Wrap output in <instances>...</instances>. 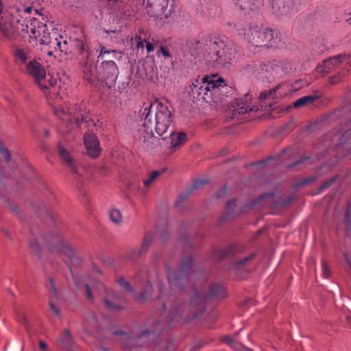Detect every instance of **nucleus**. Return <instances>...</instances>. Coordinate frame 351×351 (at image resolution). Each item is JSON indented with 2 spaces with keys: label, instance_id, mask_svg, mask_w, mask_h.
Instances as JSON below:
<instances>
[{
  "label": "nucleus",
  "instance_id": "1",
  "mask_svg": "<svg viewBox=\"0 0 351 351\" xmlns=\"http://www.w3.org/2000/svg\"><path fill=\"white\" fill-rule=\"evenodd\" d=\"M167 278L172 290L186 294L189 301L184 300L181 304L173 305L168 309V303L164 302L163 313L152 330H145L135 338L128 333L115 330L113 335L118 336L117 341L125 348L131 349L134 346H148L154 343V339L164 330L169 328L175 320L189 322L195 319L204 310V303L208 299H217L225 297V291L219 283L210 287L208 294H204L202 287H197L194 280L199 276V272L193 268V258L189 255L182 260L180 272L178 274L167 266Z\"/></svg>",
  "mask_w": 351,
  "mask_h": 351
},
{
  "label": "nucleus",
  "instance_id": "2",
  "mask_svg": "<svg viewBox=\"0 0 351 351\" xmlns=\"http://www.w3.org/2000/svg\"><path fill=\"white\" fill-rule=\"evenodd\" d=\"M141 116L143 123L138 129V139L142 146L148 149L153 145L156 139L155 132L162 139L171 137V146L172 148L180 147L186 141L185 133H175L173 130L169 129L172 122V113L168 106L155 101L144 106L141 110Z\"/></svg>",
  "mask_w": 351,
  "mask_h": 351
},
{
  "label": "nucleus",
  "instance_id": "3",
  "mask_svg": "<svg viewBox=\"0 0 351 351\" xmlns=\"http://www.w3.org/2000/svg\"><path fill=\"white\" fill-rule=\"evenodd\" d=\"M184 49L192 56L203 57L210 66L218 69L228 68L235 53L234 43L224 36L190 38L186 40Z\"/></svg>",
  "mask_w": 351,
  "mask_h": 351
},
{
  "label": "nucleus",
  "instance_id": "4",
  "mask_svg": "<svg viewBox=\"0 0 351 351\" xmlns=\"http://www.w3.org/2000/svg\"><path fill=\"white\" fill-rule=\"evenodd\" d=\"M225 86L223 79L217 75H199L191 82L186 90L193 101L202 99L208 103H217L219 100L221 88Z\"/></svg>",
  "mask_w": 351,
  "mask_h": 351
},
{
  "label": "nucleus",
  "instance_id": "5",
  "mask_svg": "<svg viewBox=\"0 0 351 351\" xmlns=\"http://www.w3.org/2000/svg\"><path fill=\"white\" fill-rule=\"evenodd\" d=\"M32 8L27 7L23 9L13 8L10 10L3 12L1 1L0 0V33L3 39L12 40L15 34L22 35L21 25L29 26L34 21H39L35 18L27 19V15Z\"/></svg>",
  "mask_w": 351,
  "mask_h": 351
},
{
  "label": "nucleus",
  "instance_id": "6",
  "mask_svg": "<svg viewBox=\"0 0 351 351\" xmlns=\"http://www.w3.org/2000/svg\"><path fill=\"white\" fill-rule=\"evenodd\" d=\"M12 52L14 63L22 72L32 75L38 81L39 86L42 89L49 88V86L45 82H42L45 77V69L40 63L34 59L31 49L28 47L14 45Z\"/></svg>",
  "mask_w": 351,
  "mask_h": 351
},
{
  "label": "nucleus",
  "instance_id": "7",
  "mask_svg": "<svg viewBox=\"0 0 351 351\" xmlns=\"http://www.w3.org/2000/svg\"><path fill=\"white\" fill-rule=\"evenodd\" d=\"M238 35L255 47L280 48L285 44L278 33L256 25H246L238 29Z\"/></svg>",
  "mask_w": 351,
  "mask_h": 351
},
{
  "label": "nucleus",
  "instance_id": "8",
  "mask_svg": "<svg viewBox=\"0 0 351 351\" xmlns=\"http://www.w3.org/2000/svg\"><path fill=\"white\" fill-rule=\"evenodd\" d=\"M43 241L51 253H59L66 256L70 263H67L72 277L75 279L72 267H77L82 262V258L73 247L66 243L62 238V234L58 231L51 230L43 238Z\"/></svg>",
  "mask_w": 351,
  "mask_h": 351
},
{
  "label": "nucleus",
  "instance_id": "9",
  "mask_svg": "<svg viewBox=\"0 0 351 351\" xmlns=\"http://www.w3.org/2000/svg\"><path fill=\"white\" fill-rule=\"evenodd\" d=\"M20 28L23 32L21 36L29 35V42L33 43L34 40L35 45H40L41 48H45L58 35L56 32L49 33L46 24L40 21H34L29 26L21 25Z\"/></svg>",
  "mask_w": 351,
  "mask_h": 351
},
{
  "label": "nucleus",
  "instance_id": "10",
  "mask_svg": "<svg viewBox=\"0 0 351 351\" xmlns=\"http://www.w3.org/2000/svg\"><path fill=\"white\" fill-rule=\"evenodd\" d=\"M291 69V64L289 62L274 60L263 63L260 80L271 82L287 75Z\"/></svg>",
  "mask_w": 351,
  "mask_h": 351
},
{
  "label": "nucleus",
  "instance_id": "11",
  "mask_svg": "<svg viewBox=\"0 0 351 351\" xmlns=\"http://www.w3.org/2000/svg\"><path fill=\"white\" fill-rule=\"evenodd\" d=\"M147 3L146 11L151 17L163 21L168 19L171 13V8H168L169 0H143Z\"/></svg>",
  "mask_w": 351,
  "mask_h": 351
},
{
  "label": "nucleus",
  "instance_id": "12",
  "mask_svg": "<svg viewBox=\"0 0 351 351\" xmlns=\"http://www.w3.org/2000/svg\"><path fill=\"white\" fill-rule=\"evenodd\" d=\"M93 287L101 297L104 306L110 311H119L121 308L119 304L121 298L119 294L112 290L108 289L103 284L98 281L93 282Z\"/></svg>",
  "mask_w": 351,
  "mask_h": 351
},
{
  "label": "nucleus",
  "instance_id": "13",
  "mask_svg": "<svg viewBox=\"0 0 351 351\" xmlns=\"http://www.w3.org/2000/svg\"><path fill=\"white\" fill-rule=\"evenodd\" d=\"M119 75V68L113 60H105L99 66L100 81L110 86L116 81Z\"/></svg>",
  "mask_w": 351,
  "mask_h": 351
},
{
  "label": "nucleus",
  "instance_id": "14",
  "mask_svg": "<svg viewBox=\"0 0 351 351\" xmlns=\"http://www.w3.org/2000/svg\"><path fill=\"white\" fill-rule=\"evenodd\" d=\"M299 0H273V12L278 16H287L296 12Z\"/></svg>",
  "mask_w": 351,
  "mask_h": 351
},
{
  "label": "nucleus",
  "instance_id": "15",
  "mask_svg": "<svg viewBox=\"0 0 351 351\" xmlns=\"http://www.w3.org/2000/svg\"><path fill=\"white\" fill-rule=\"evenodd\" d=\"M252 96L249 93L245 95L244 98L238 99L232 106V118H236L238 115L244 114L248 112H254L258 110L255 106H250V101Z\"/></svg>",
  "mask_w": 351,
  "mask_h": 351
},
{
  "label": "nucleus",
  "instance_id": "16",
  "mask_svg": "<svg viewBox=\"0 0 351 351\" xmlns=\"http://www.w3.org/2000/svg\"><path fill=\"white\" fill-rule=\"evenodd\" d=\"M332 144L337 147H341L351 143V123L341 126L339 132H335L331 135Z\"/></svg>",
  "mask_w": 351,
  "mask_h": 351
},
{
  "label": "nucleus",
  "instance_id": "17",
  "mask_svg": "<svg viewBox=\"0 0 351 351\" xmlns=\"http://www.w3.org/2000/svg\"><path fill=\"white\" fill-rule=\"evenodd\" d=\"M84 143L86 148L87 154L93 157L97 158L101 153L99 141L93 131L88 130L84 136Z\"/></svg>",
  "mask_w": 351,
  "mask_h": 351
},
{
  "label": "nucleus",
  "instance_id": "18",
  "mask_svg": "<svg viewBox=\"0 0 351 351\" xmlns=\"http://www.w3.org/2000/svg\"><path fill=\"white\" fill-rule=\"evenodd\" d=\"M347 58L348 55L346 53H340L330 57L324 60L322 64L317 66V71L320 73H328L337 68Z\"/></svg>",
  "mask_w": 351,
  "mask_h": 351
},
{
  "label": "nucleus",
  "instance_id": "19",
  "mask_svg": "<svg viewBox=\"0 0 351 351\" xmlns=\"http://www.w3.org/2000/svg\"><path fill=\"white\" fill-rule=\"evenodd\" d=\"M154 240V237L152 233L147 232L145 234L141 247L140 248H134L131 250L128 253V258L134 261L137 260L141 256L145 255Z\"/></svg>",
  "mask_w": 351,
  "mask_h": 351
},
{
  "label": "nucleus",
  "instance_id": "20",
  "mask_svg": "<svg viewBox=\"0 0 351 351\" xmlns=\"http://www.w3.org/2000/svg\"><path fill=\"white\" fill-rule=\"evenodd\" d=\"M83 73L84 79L91 85H96L97 82L100 81L99 67L90 63L88 60L84 62Z\"/></svg>",
  "mask_w": 351,
  "mask_h": 351
},
{
  "label": "nucleus",
  "instance_id": "21",
  "mask_svg": "<svg viewBox=\"0 0 351 351\" xmlns=\"http://www.w3.org/2000/svg\"><path fill=\"white\" fill-rule=\"evenodd\" d=\"M62 36L58 37V35L55 36L50 41V43L45 48H41V50L47 53L49 56H54L55 53L66 51V49L62 47Z\"/></svg>",
  "mask_w": 351,
  "mask_h": 351
},
{
  "label": "nucleus",
  "instance_id": "22",
  "mask_svg": "<svg viewBox=\"0 0 351 351\" xmlns=\"http://www.w3.org/2000/svg\"><path fill=\"white\" fill-rule=\"evenodd\" d=\"M239 9L245 12L256 11L263 4V0H234Z\"/></svg>",
  "mask_w": 351,
  "mask_h": 351
},
{
  "label": "nucleus",
  "instance_id": "23",
  "mask_svg": "<svg viewBox=\"0 0 351 351\" xmlns=\"http://www.w3.org/2000/svg\"><path fill=\"white\" fill-rule=\"evenodd\" d=\"M239 247L235 245L229 246L227 249H213V257L218 261H220L226 257L232 256L239 252Z\"/></svg>",
  "mask_w": 351,
  "mask_h": 351
},
{
  "label": "nucleus",
  "instance_id": "24",
  "mask_svg": "<svg viewBox=\"0 0 351 351\" xmlns=\"http://www.w3.org/2000/svg\"><path fill=\"white\" fill-rule=\"evenodd\" d=\"M58 150L59 155L64 162L71 169L73 172L77 173L75 162L70 156L69 152L60 145H58Z\"/></svg>",
  "mask_w": 351,
  "mask_h": 351
},
{
  "label": "nucleus",
  "instance_id": "25",
  "mask_svg": "<svg viewBox=\"0 0 351 351\" xmlns=\"http://www.w3.org/2000/svg\"><path fill=\"white\" fill-rule=\"evenodd\" d=\"M99 51V55L97 56V61H104L105 60H108V57L110 55H112L114 58L116 59H121L123 55V52L117 50H108L106 48L100 45L97 49Z\"/></svg>",
  "mask_w": 351,
  "mask_h": 351
},
{
  "label": "nucleus",
  "instance_id": "26",
  "mask_svg": "<svg viewBox=\"0 0 351 351\" xmlns=\"http://www.w3.org/2000/svg\"><path fill=\"white\" fill-rule=\"evenodd\" d=\"M263 62L253 61L245 65L244 70L245 73L253 75L260 79L261 71H263Z\"/></svg>",
  "mask_w": 351,
  "mask_h": 351
},
{
  "label": "nucleus",
  "instance_id": "27",
  "mask_svg": "<svg viewBox=\"0 0 351 351\" xmlns=\"http://www.w3.org/2000/svg\"><path fill=\"white\" fill-rule=\"evenodd\" d=\"M152 293V286L151 285L150 277L147 280V282L145 285L143 291L141 293H138L135 298L139 302H143L149 300Z\"/></svg>",
  "mask_w": 351,
  "mask_h": 351
},
{
  "label": "nucleus",
  "instance_id": "28",
  "mask_svg": "<svg viewBox=\"0 0 351 351\" xmlns=\"http://www.w3.org/2000/svg\"><path fill=\"white\" fill-rule=\"evenodd\" d=\"M73 121L75 125L78 128H81L82 124H84L88 129H90L91 126L96 127V123L90 120L87 115L83 114L75 117Z\"/></svg>",
  "mask_w": 351,
  "mask_h": 351
},
{
  "label": "nucleus",
  "instance_id": "29",
  "mask_svg": "<svg viewBox=\"0 0 351 351\" xmlns=\"http://www.w3.org/2000/svg\"><path fill=\"white\" fill-rule=\"evenodd\" d=\"M62 346L68 350L73 348L74 340L72 335L66 328L64 329L62 337L61 338Z\"/></svg>",
  "mask_w": 351,
  "mask_h": 351
},
{
  "label": "nucleus",
  "instance_id": "30",
  "mask_svg": "<svg viewBox=\"0 0 351 351\" xmlns=\"http://www.w3.org/2000/svg\"><path fill=\"white\" fill-rule=\"evenodd\" d=\"M317 99V97L315 95H306L302 97L297 99L293 104V107L295 108H301L306 106L308 104H313L315 100Z\"/></svg>",
  "mask_w": 351,
  "mask_h": 351
},
{
  "label": "nucleus",
  "instance_id": "31",
  "mask_svg": "<svg viewBox=\"0 0 351 351\" xmlns=\"http://www.w3.org/2000/svg\"><path fill=\"white\" fill-rule=\"evenodd\" d=\"M149 33L143 28H139L136 34L134 40L136 43V47L139 49H144V43L147 42V37Z\"/></svg>",
  "mask_w": 351,
  "mask_h": 351
},
{
  "label": "nucleus",
  "instance_id": "32",
  "mask_svg": "<svg viewBox=\"0 0 351 351\" xmlns=\"http://www.w3.org/2000/svg\"><path fill=\"white\" fill-rule=\"evenodd\" d=\"M162 172L163 171H154L144 178L143 180L144 187L147 189L152 186Z\"/></svg>",
  "mask_w": 351,
  "mask_h": 351
},
{
  "label": "nucleus",
  "instance_id": "33",
  "mask_svg": "<svg viewBox=\"0 0 351 351\" xmlns=\"http://www.w3.org/2000/svg\"><path fill=\"white\" fill-rule=\"evenodd\" d=\"M69 43L71 46L73 48V50L79 55H82L84 51L88 53V51L86 50L84 42L83 40L78 38L73 40L69 39Z\"/></svg>",
  "mask_w": 351,
  "mask_h": 351
},
{
  "label": "nucleus",
  "instance_id": "34",
  "mask_svg": "<svg viewBox=\"0 0 351 351\" xmlns=\"http://www.w3.org/2000/svg\"><path fill=\"white\" fill-rule=\"evenodd\" d=\"M0 200L3 203L4 206L9 208L13 213L18 214L19 213V206L5 195L0 193Z\"/></svg>",
  "mask_w": 351,
  "mask_h": 351
},
{
  "label": "nucleus",
  "instance_id": "35",
  "mask_svg": "<svg viewBox=\"0 0 351 351\" xmlns=\"http://www.w3.org/2000/svg\"><path fill=\"white\" fill-rule=\"evenodd\" d=\"M345 224H346V235L351 237V204L348 203L346 215H345Z\"/></svg>",
  "mask_w": 351,
  "mask_h": 351
},
{
  "label": "nucleus",
  "instance_id": "36",
  "mask_svg": "<svg viewBox=\"0 0 351 351\" xmlns=\"http://www.w3.org/2000/svg\"><path fill=\"white\" fill-rule=\"evenodd\" d=\"M208 182V180L206 179L196 180L192 184L191 186L187 190V195L181 194L180 195V199H185L187 197V195L191 193V191L193 189H197L202 187L204 184Z\"/></svg>",
  "mask_w": 351,
  "mask_h": 351
},
{
  "label": "nucleus",
  "instance_id": "37",
  "mask_svg": "<svg viewBox=\"0 0 351 351\" xmlns=\"http://www.w3.org/2000/svg\"><path fill=\"white\" fill-rule=\"evenodd\" d=\"M274 194L272 193H267L261 195L258 198L253 200L250 204H247L246 207L253 208L258 205L260 202L265 201L267 198L272 197Z\"/></svg>",
  "mask_w": 351,
  "mask_h": 351
},
{
  "label": "nucleus",
  "instance_id": "38",
  "mask_svg": "<svg viewBox=\"0 0 351 351\" xmlns=\"http://www.w3.org/2000/svg\"><path fill=\"white\" fill-rule=\"evenodd\" d=\"M110 217L114 223L119 224L122 221V215L118 209H112L110 212Z\"/></svg>",
  "mask_w": 351,
  "mask_h": 351
},
{
  "label": "nucleus",
  "instance_id": "39",
  "mask_svg": "<svg viewBox=\"0 0 351 351\" xmlns=\"http://www.w3.org/2000/svg\"><path fill=\"white\" fill-rule=\"evenodd\" d=\"M236 202H237V200L233 199L230 200L226 204V209L228 214L230 216L234 215L237 214V213H238V210L236 209V207H237Z\"/></svg>",
  "mask_w": 351,
  "mask_h": 351
},
{
  "label": "nucleus",
  "instance_id": "40",
  "mask_svg": "<svg viewBox=\"0 0 351 351\" xmlns=\"http://www.w3.org/2000/svg\"><path fill=\"white\" fill-rule=\"evenodd\" d=\"M222 341L235 350H239V348L240 347V344L228 335L223 337Z\"/></svg>",
  "mask_w": 351,
  "mask_h": 351
},
{
  "label": "nucleus",
  "instance_id": "41",
  "mask_svg": "<svg viewBox=\"0 0 351 351\" xmlns=\"http://www.w3.org/2000/svg\"><path fill=\"white\" fill-rule=\"evenodd\" d=\"M117 282L124 291L131 292L132 291L130 282L125 280L123 278H119L117 280Z\"/></svg>",
  "mask_w": 351,
  "mask_h": 351
},
{
  "label": "nucleus",
  "instance_id": "42",
  "mask_svg": "<svg viewBox=\"0 0 351 351\" xmlns=\"http://www.w3.org/2000/svg\"><path fill=\"white\" fill-rule=\"evenodd\" d=\"M0 154L6 162H8L10 160L11 155L10 151L1 143L0 144Z\"/></svg>",
  "mask_w": 351,
  "mask_h": 351
},
{
  "label": "nucleus",
  "instance_id": "43",
  "mask_svg": "<svg viewBox=\"0 0 351 351\" xmlns=\"http://www.w3.org/2000/svg\"><path fill=\"white\" fill-rule=\"evenodd\" d=\"M53 112L62 120H68L71 123H73V119L69 114H67L63 109H60V110H59L58 109H56L55 110H53Z\"/></svg>",
  "mask_w": 351,
  "mask_h": 351
},
{
  "label": "nucleus",
  "instance_id": "44",
  "mask_svg": "<svg viewBox=\"0 0 351 351\" xmlns=\"http://www.w3.org/2000/svg\"><path fill=\"white\" fill-rule=\"evenodd\" d=\"M278 86L274 88L269 89V90L263 91L260 94L259 98L261 100H265L267 98H273V95L275 94Z\"/></svg>",
  "mask_w": 351,
  "mask_h": 351
},
{
  "label": "nucleus",
  "instance_id": "45",
  "mask_svg": "<svg viewBox=\"0 0 351 351\" xmlns=\"http://www.w3.org/2000/svg\"><path fill=\"white\" fill-rule=\"evenodd\" d=\"M29 246L32 250V252L36 254L38 257H40L41 255V248L39 244L36 241H31L29 243Z\"/></svg>",
  "mask_w": 351,
  "mask_h": 351
},
{
  "label": "nucleus",
  "instance_id": "46",
  "mask_svg": "<svg viewBox=\"0 0 351 351\" xmlns=\"http://www.w3.org/2000/svg\"><path fill=\"white\" fill-rule=\"evenodd\" d=\"M49 288L51 292V297L53 298H56L58 297V291L55 280L53 278H49Z\"/></svg>",
  "mask_w": 351,
  "mask_h": 351
},
{
  "label": "nucleus",
  "instance_id": "47",
  "mask_svg": "<svg viewBox=\"0 0 351 351\" xmlns=\"http://www.w3.org/2000/svg\"><path fill=\"white\" fill-rule=\"evenodd\" d=\"M337 176H335V177H333L329 180H328L327 181L324 182L319 187V192H322L324 190L330 187L332 184H334L336 182V179H337Z\"/></svg>",
  "mask_w": 351,
  "mask_h": 351
},
{
  "label": "nucleus",
  "instance_id": "48",
  "mask_svg": "<svg viewBox=\"0 0 351 351\" xmlns=\"http://www.w3.org/2000/svg\"><path fill=\"white\" fill-rule=\"evenodd\" d=\"M129 0H108L109 2H112V5H114L119 9L123 10L125 8V5L128 3Z\"/></svg>",
  "mask_w": 351,
  "mask_h": 351
},
{
  "label": "nucleus",
  "instance_id": "49",
  "mask_svg": "<svg viewBox=\"0 0 351 351\" xmlns=\"http://www.w3.org/2000/svg\"><path fill=\"white\" fill-rule=\"evenodd\" d=\"M322 274L324 278H328L330 275V271L327 265V263L324 259L322 261Z\"/></svg>",
  "mask_w": 351,
  "mask_h": 351
},
{
  "label": "nucleus",
  "instance_id": "50",
  "mask_svg": "<svg viewBox=\"0 0 351 351\" xmlns=\"http://www.w3.org/2000/svg\"><path fill=\"white\" fill-rule=\"evenodd\" d=\"M49 305L51 313L56 316H59L60 314V308L57 306L52 301L49 302Z\"/></svg>",
  "mask_w": 351,
  "mask_h": 351
},
{
  "label": "nucleus",
  "instance_id": "51",
  "mask_svg": "<svg viewBox=\"0 0 351 351\" xmlns=\"http://www.w3.org/2000/svg\"><path fill=\"white\" fill-rule=\"evenodd\" d=\"M85 291H86V295L88 300L90 302H93L94 300V296L92 293L91 287H90L89 284L86 283L85 285Z\"/></svg>",
  "mask_w": 351,
  "mask_h": 351
},
{
  "label": "nucleus",
  "instance_id": "52",
  "mask_svg": "<svg viewBox=\"0 0 351 351\" xmlns=\"http://www.w3.org/2000/svg\"><path fill=\"white\" fill-rule=\"evenodd\" d=\"M19 322L23 324L25 327H27L28 319L26 315L23 313H20L18 315Z\"/></svg>",
  "mask_w": 351,
  "mask_h": 351
},
{
  "label": "nucleus",
  "instance_id": "53",
  "mask_svg": "<svg viewBox=\"0 0 351 351\" xmlns=\"http://www.w3.org/2000/svg\"><path fill=\"white\" fill-rule=\"evenodd\" d=\"M254 254H252L251 255L246 256V257L241 259L238 262H237V265H238V266L243 265L246 264L247 262H249L250 261H251L254 258Z\"/></svg>",
  "mask_w": 351,
  "mask_h": 351
},
{
  "label": "nucleus",
  "instance_id": "54",
  "mask_svg": "<svg viewBox=\"0 0 351 351\" xmlns=\"http://www.w3.org/2000/svg\"><path fill=\"white\" fill-rule=\"evenodd\" d=\"M157 234H159L162 242H165L167 240L169 237V232L167 228H165L162 232H158Z\"/></svg>",
  "mask_w": 351,
  "mask_h": 351
},
{
  "label": "nucleus",
  "instance_id": "55",
  "mask_svg": "<svg viewBox=\"0 0 351 351\" xmlns=\"http://www.w3.org/2000/svg\"><path fill=\"white\" fill-rule=\"evenodd\" d=\"M146 49L147 53H150L153 51L154 49V47L153 44L151 42H149L148 36L147 37Z\"/></svg>",
  "mask_w": 351,
  "mask_h": 351
},
{
  "label": "nucleus",
  "instance_id": "56",
  "mask_svg": "<svg viewBox=\"0 0 351 351\" xmlns=\"http://www.w3.org/2000/svg\"><path fill=\"white\" fill-rule=\"evenodd\" d=\"M160 51L164 57H170V53L167 47L161 46Z\"/></svg>",
  "mask_w": 351,
  "mask_h": 351
},
{
  "label": "nucleus",
  "instance_id": "57",
  "mask_svg": "<svg viewBox=\"0 0 351 351\" xmlns=\"http://www.w3.org/2000/svg\"><path fill=\"white\" fill-rule=\"evenodd\" d=\"M339 81H340L339 75L330 77L328 80L329 83L331 84H335L338 83Z\"/></svg>",
  "mask_w": 351,
  "mask_h": 351
},
{
  "label": "nucleus",
  "instance_id": "58",
  "mask_svg": "<svg viewBox=\"0 0 351 351\" xmlns=\"http://www.w3.org/2000/svg\"><path fill=\"white\" fill-rule=\"evenodd\" d=\"M315 180V178L313 177H311L310 178H306V179H304L301 181V182L299 184V186L300 185H305V184H307L313 181H314Z\"/></svg>",
  "mask_w": 351,
  "mask_h": 351
},
{
  "label": "nucleus",
  "instance_id": "59",
  "mask_svg": "<svg viewBox=\"0 0 351 351\" xmlns=\"http://www.w3.org/2000/svg\"><path fill=\"white\" fill-rule=\"evenodd\" d=\"M39 348L40 350H47V345L45 342H44L43 341H39Z\"/></svg>",
  "mask_w": 351,
  "mask_h": 351
},
{
  "label": "nucleus",
  "instance_id": "60",
  "mask_svg": "<svg viewBox=\"0 0 351 351\" xmlns=\"http://www.w3.org/2000/svg\"><path fill=\"white\" fill-rule=\"evenodd\" d=\"M156 286L158 288V291L160 292V298H162V285H161V282L158 280L156 282Z\"/></svg>",
  "mask_w": 351,
  "mask_h": 351
},
{
  "label": "nucleus",
  "instance_id": "61",
  "mask_svg": "<svg viewBox=\"0 0 351 351\" xmlns=\"http://www.w3.org/2000/svg\"><path fill=\"white\" fill-rule=\"evenodd\" d=\"M226 186L222 187L219 190V191L217 193V197H220L223 196L225 194V193H226Z\"/></svg>",
  "mask_w": 351,
  "mask_h": 351
},
{
  "label": "nucleus",
  "instance_id": "62",
  "mask_svg": "<svg viewBox=\"0 0 351 351\" xmlns=\"http://www.w3.org/2000/svg\"><path fill=\"white\" fill-rule=\"evenodd\" d=\"M3 234H4L8 237V238H9V239H12V234H11V233L10 232V231H9V230H3Z\"/></svg>",
  "mask_w": 351,
  "mask_h": 351
},
{
  "label": "nucleus",
  "instance_id": "63",
  "mask_svg": "<svg viewBox=\"0 0 351 351\" xmlns=\"http://www.w3.org/2000/svg\"><path fill=\"white\" fill-rule=\"evenodd\" d=\"M56 84H57V81H56V79H54V80H51L49 82V86L53 87V86H55L56 85Z\"/></svg>",
  "mask_w": 351,
  "mask_h": 351
},
{
  "label": "nucleus",
  "instance_id": "64",
  "mask_svg": "<svg viewBox=\"0 0 351 351\" xmlns=\"http://www.w3.org/2000/svg\"><path fill=\"white\" fill-rule=\"evenodd\" d=\"M239 349H240V351H252V350H250L246 347H242L241 345H240V347L239 348Z\"/></svg>",
  "mask_w": 351,
  "mask_h": 351
}]
</instances>
